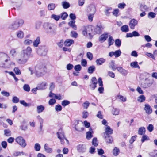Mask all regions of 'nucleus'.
<instances>
[{
    "mask_svg": "<svg viewBox=\"0 0 157 157\" xmlns=\"http://www.w3.org/2000/svg\"><path fill=\"white\" fill-rule=\"evenodd\" d=\"M32 49L28 46L26 48L22 50L20 54V58L17 60V62L20 64H24L26 63L31 56Z\"/></svg>",
    "mask_w": 157,
    "mask_h": 157,
    "instance_id": "nucleus-1",
    "label": "nucleus"
},
{
    "mask_svg": "<svg viewBox=\"0 0 157 157\" xmlns=\"http://www.w3.org/2000/svg\"><path fill=\"white\" fill-rule=\"evenodd\" d=\"M43 27L46 33L48 35L52 36L56 34L57 26L55 24L46 22L44 24Z\"/></svg>",
    "mask_w": 157,
    "mask_h": 157,
    "instance_id": "nucleus-2",
    "label": "nucleus"
},
{
    "mask_svg": "<svg viewBox=\"0 0 157 157\" xmlns=\"http://www.w3.org/2000/svg\"><path fill=\"white\" fill-rule=\"evenodd\" d=\"M35 70L36 76L40 77L42 76L46 73V68L44 65L40 63L36 66Z\"/></svg>",
    "mask_w": 157,
    "mask_h": 157,
    "instance_id": "nucleus-3",
    "label": "nucleus"
},
{
    "mask_svg": "<svg viewBox=\"0 0 157 157\" xmlns=\"http://www.w3.org/2000/svg\"><path fill=\"white\" fill-rule=\"evenodd\" d=\"M24 23V21L21 19L16 20L11 24L9 27V29L15 30L17 29L20 26H21Z\"/></svg>",
    "mask_w": 157,
    "mask_h": 157,
    "instance_id": "nucleus-4",
    "label": "nucleus"
},
{
    "mask_svg": "<svg viewBox=\"0 0 157 157\" xmlns=\"http://www.w3.org/2000/svg\"><path fill=\"white\" fill-rule=\"evenodd\" d=\"M48 49L45 46H40L37 49V52L40 56H45L47 53Z\"/></svg>",
    "mask_w": 157,
    "mask_h": 157,
    "instance_id": "nucleus-5",
    "label": "nucleus"
},
{
    "mask_svg": "<svg viewBox=\"0 0 157 157\" xmlns=\"http://www.w3.org/2000/svg\"><path fill=\"white\" fill-rule=\"evenodd\" d=\"M15 141L22 147H25L27 145L25 140L21 136L16 138L15 139Z\"/></svg>",
    "mask_w": 157,
    "mask_h": 157,
    "instance_id": "nucleus-6",
    "label": "nucleus"
},
{
    "mask_svg": "<svg viewBox=\"0 0 157 157\" xmlns=\"http://www.w3.org/2000/svg\"><path fill=\"white\" fill-rule=\"evenodd\" d=\"M78 151L81 153L85 152L86 150V146L84 144H80L77 147Z\"/></svg>",
    "mask_w": 157,
    "mask_h": 157,
    "instance_id": "nucleus-7",
    "label": "nucleus"
},
{
    "mask_svg": "<svg viewBox=\"0 0 157 157\" xmlns=\"http://www.w3.org/2000/svg\"><path fill=\"white\" fill-rule=\"evenodd\" d=\"M91 82L92 83L90 85L92 90H94L97 87V85L98 83L97 79L95 77H93L91 78Z\"/></svg>",
    "mask_w": 157,
    "mask_h": 157,
    "instance_id": "nucleus-8",
    "label": "nucleus"
},
{
    "mask_svg": "<svg viewBox=\"0 0 157 157\" xmlns=\"http://www.w3.org/2000/svg\"><path fill=\"white\" fill-rule=\"evenodd\" d=\"M87 11L88 13L94 14L96 11V8L94 5H90L87 8Z\"/></svg>",
    "mask_w": 157,
    "mask_h": 157,
    "instance_id": "nucleus-9",
    "label": "nucleus"
},
{
    "mask_svg": "<svg viewBox=\"0 0 157 157\" xmlns=\"http://www.w3.org/2000/svg\"><path fill=\"white\" fill-rule=\"evenodd\" d=\"M137 21L135 19H131L129 23V26L131 29H134L135 26L138 24Z\"/></svg>",
    "mask_w": 157,
    "mask_h": 157,
    "instance_id": "nucleus-10",
    "label": "nucleus"
},
{
    "mask_svg": "<svg viewBox=\"0 0 157 157\" xmlns=\"http://www.w3.org/2000/svg\"><path fill=\"white\" fill-rule=\"evenodd\" d=\"M144 108L146 113L150 114H151L152 112V109L151 106L148 104H146L144 105Z\"/></svg>",
    "mask_w": 157,
    "mask_h": 157,
    "instance_id": "nucleus-11",
    "label": "nucleus"
},
{
    "mask_svg": "<svg viewBox=\"0 0 157 157\" xmlns=\"http://www.w3.org/2000/svg\"><path fill=\"white\" fill-rule=\"evenodd\" d=\"M113 133V130L109 126L107 125L105 129V132L103 133V136L109 135V134H111Z\"/></svg>",
    "mask_w": 157,
    "mask_h": 157,
    "instance_id": "nucleus-12",
    "label": "nucleus"
},
{
    "mask_svg": "<svg viewBox=\"0 0 157 157\" xmlns=\"http://www.w3.org/2000/svg\"><path fill=\"white\" fill-rule=\"evenodd\" d=\"M153 82L149 80H146L145 82L143 84V87L144 88H147L151 86L153 84Z\"/></svg>",
    "mask_w": 157,
    "mask_h": 157,
    "instance_id": "nucleus-13",
    "label": "nucleus"
},
{
    "mask_svg": "<svg viewBox=\"0 0 157 157\" xmlns=\"http://www.w3.org/2000/svg\"><path fill=\"white\" fill-rule=\"evenodd\" d=\"M57 135L58 136V138L59 139H62V138H65V140L66 141L67 143H68V140L65 138L64 134L63 132H59L57 133Z\"/></svg>",
    "mask_w": 157,
    "mask_h": 157,
    "instance_id": "nucleus-14",
    "label": "nucleus"
},
{
    "mask_svg": "<svg viewBox=\"0 0 157 157\" xmlns=\"http://www.w3.org/2000/svg\"><path fill=\"white\" fill-rule=\"evenodd\" d=\"M106 61V59L103 58H100L97 59L96 60V64L98 66L102 65Z\"/></svg>",
    "mask_w": 157,
    "mask_h": 157,
    "instance_id": "nucleus-15",
    "label": "nucleus"
},
{
    "mask_svg": "<svg viewBox=\"0 0 157 157\" xmlns=\"http://www.w3.org/2000/svg\"><path fill=\"white\" fill-rule=\"evenodd\" d=\"M47 85V83L45 82H42L38 84L37 85L39 90H43L45 89Z\"/></svg>",
    "mask_w": 157,
    "mask_h": 157,
    "instance_id": "nucleus-16",
    "label": "nucleus"
},
{
    "mask_svg": "<svg viewBox=\"0 0 157 157\" xmlns=\"http://www.w3.org/2000/svg\"><path fill=\"white\" fill-rule=\"evenodd\" d=\"M108 34L107 33H104L100 36L99 40L101 42L105 41L108 37Z\"/></svg>",
    "mask_w": 157,
    "mask_h": 157,
    "instance_id": "nucleus-17",
    "label": "nucleus"
},
{
    "mask_svg": "<svg viewBox=\"0 0 157 157\" xmlns=\"http://www.w3.org/2000/svg\"><path fill=\"white\" fill-rule=\"evenodd\" d=\"M103 136V137L105 139L106 143H111L113 141V139L112 136L109 135Z\"/></svg>",
    "mask_w": 157,
    "mask_h": 157,
    "instance_id": "nucleus-18",
    "label": "nucleus"
},
{
    "mask_svg": "<svg viewBox=\"0 0 157 157\" xmlns=\"http://www.w3.org/2000/svg\"><path fill=\"white\" fill-rule=\"evenodd\" d=\"M74 43V41L72 39H67L64 42V44L65 46H70Z\"/></svg>",
    "mask_w": 157,
    "mask_h": 157,
    "instance_id": "nucleus-19",
    "label": "nucleus"
},
{
    "mask_svg": "<svg viewBox=\"0 0 157 157\" xmlns=\"http://www.w3.org/2000/svg\"><path fill=\"white\" fill-rule=\"evenodd\" d=\"M102 27L101 25H97L94 29V31L96 33L100 34L102 32Z\"/></svg>",
    "mask_w": 157,
    "mask_h": 157,
    "instance_id": "nucleus-20",
    "label": "nucleus"
},
{
    "mask_svg": "<svg viewBox=\"0 0 157 157\" xmlns=\"http://www.w3.org/2000/svg\"><path fill=\"white\" fill-rule=\"evenodd\" d=\"M44 109V107L42 105L37 106L36 107V111L38 113H40L42 112Z\"/></svg>",
    "mask_w": 157,
    "mask_h": 157,
    "instance_id": "nucleus-21",
    "label": "nucleus"
},
{
    "mask_svg": "<svg viewBox=\"0 0 157 157\" xmlns=\"http://www.w3.org/2000/svg\"><path fill=\"white\" fill-rule=\"evenodd\" d=\"M75 21H71L68 23V25L71 27L73 29L76 30L77 29L76 25L75 24Z\"/></svg>",
    "mask_w": 157,
    "mask_h": 157,
    "instance_id": "nucleus-22",
    "label": "nucleus"
},
{
    "mask_svg": "<svg viewBox=\"0 0 157 157\" xmlns=\"http://www.w3.org/2000/svg\"><path fill=\"white\" fill-rule=\"evenodd\" d=\"M116 69L117 71H119L122 75H125L127 74L126 71L123 69L122 67H117Z\"/></svg>",
    "mask_w": 157,
    "mask_h": 157,
    "instance_id": "nucleus-23",
    "label": "nucleus"
},
{
    "mask_svg": "<svg viewBox=\"0 0 157 157\" xmlns=\"http://www.w3.org/2000/svg\"><path fill=\"white\" fill-rule=\"evenodd\" d=\"M40 43V37H37L36 40L33 42V45L35 47H37Z\"/></svg>",
    "mask_w": 157,
    "mask_h": 157,
    "instance_id": "nucleus-24",
    "label": "nucleus"
},
{
    "mask_svg": "<svg viewBox=\"0 0 157 157\" xmlns=\"http://www.w3.org/2000/svg\"><path fill=\"white\" fill-rule=\"evenodd\" d=\"M145 128L144 127H142L139 128L138 133L139 134L142 135L145 133Z\"/></svg>",
    "mask_w": 157,
    "mask_h": 157,
    "instance_id": "nucleus-25",
    "label": "nucleus"
},
{
    "mask_svg": "<svg viewBox=\"0 0 157 157\" xmlns=\"http://www.w3.org/2000/svg\"><path fill=\"white\" fill-rule=\"evenodd\" d=\"M130 66L132 68H137L138 69L140 68V67L138 64V62L136 61L132 62L130 63Z\"/></svg>",
    "mask_w": 157,
    "mask_h": 157,
    "instance_id": "nucleus-26",
    "label": "nucleus"
},
{
    "mask_svg": "<svg viewBox=\"0 0 157 157\" xmlns=\"http://www.w3.org/2000/svg\"><path fill=\"white\" fill-rule=\"evenodd\" d=\"M44 148L45 151L47 153H51L52 151V149L48 147V145L47 144H45Z\"/></svg>",
    "mask_w": 157,
    "mask_h": 157,
    "instance_id": "nucleus-27",
    "label": "nucleus"
},
{
    "mask_svg": "<svg viewBox=\"0 0 157 157\" xmlns=\"http://www.w3.org/2000/svg\"><path fill=\"white\" fill-rule=\"evenodd\" d=\"M121 30L123 32H128L129 31L128 27L127 25H124L121 28Z\"/></svg>",
    "mask_w": 157,
    "mask_h": 157,
    "instance_id": "nucleus-28",
    "label": "nucleus"
},
{
    "mask_svg": "<svg viewBox=\"0 0 157 157\" xmlns=\"http://www.w3.org/2000/svg\"><path fill=\"white\" fill-rule=\"evenodd\" d=\"M24 34V33L22 31H19L17 33V37L20 39L22 38L23 37Z\"/></svg>",
    "mask_w": 157,
    "mask_h": 157,
    "instance_id": "nucleus-29",
    "label": "nucleus"
},
{
    "mask_svg": "<svg viewBox=\"0 0 157 157\" xmlns=\"http://www.w3.org/2000/svg\"><path fill=\"white\" fill-rule=\"evenodd\" d=\"M62 4L63 7L64 9H67L70 6L69 3L65 1L62 2Z\"/></svg>",
    "mask_w": 157,
    "mask_h": 157,
    "instance_id": "nucleus-30",
    "label": "nucleus"
},
{
    "mask_svg": "<svg viewBox=\"0 0 157 157\" xmlns=\"http://www.w3.org/2000/svg\"><path fill=\"white\" fill-rule=\"evenodd\" d=\"M119 152V149L116 147H114L113 151V155L115 156H117L118 155Z\"/></svg>",
    "mask_w": 157,
    "mask_h": 157,
    "instance_id": "nucleus-31",
    "label": "nucleus"
},
{
    "mask_svg": "<svg viewBox=\"0 0 157 157\" xmlns=\"http://www.w3.org/2000/svg\"><path fill=\"white\" fill-rule=\"evenodd\" d=\"M95 68L94 66H91L88 68V72L89 73L92 74L95 71Z\"/></svg>",
    "mask_w": 157,
    "mask_h": 157,
    "instance_id": "nucleus-32",
    "label": "nucleus"
},
{
    "mask_svg": "<svg viewBox=\"0 0 157 157\" xmlns=\"http://www.w3.org/2000/svg\"><path fill=\"white\" fill-rule=\"evenodd\" d=\"M115 64L114 61H112L109 63V67L111 68L113 71L115 70L117 68L115 67Z\"/></svg>",
    "mask_w": 157,
    "mask_h": 157,
    "instance_id": "nucleus-33",
    "label": "nucleus"
},
{
    "mask_svg": "<svg viewBox=\"0 0 157 157\" xmlns=\"http://www.w3.org/2000/svg\"><path fill=\"white\" fill-rule=\"evenodd\" d=\"M4 135L6 136H11V132L8 129H6L4 130Z\"/></svg>",
    "mask_w": 157,
    "mask_h": 157,
    "instance_id": "nucleus-34",
    "label": "nucleus"
},
{
    "mask_svg": "<svg viewBox=\"0 0 157 157\" xmlns=\"http://www.w3.org/2000/svg\"><path fill=\"white\" fill-rule=\"evenodd\" d=\"M55 7V4L53 3L49 4L48 6V9L49 10H53Z\"/></svg>",
    "mask_w": 157,
    "mask_h": 157,
    "instance_id": "nucleus-35",
    "label": "nucleus"
},
{
    "mask_svg": "<svg viewBox=\"0 0 157 157\" xmlns=\"http://www.w3.org/2000/svg\"><path fill=\"white\" fill-rule=\"evenodd\" d=\"M113 41L114 40L113 39V37L110 36H109V38L108 40V44L109 46H110L111 45L113 44Z\"/></svg>",
    "mask_w": 157,
    "mask_h": 157,
    "instance_id": "nucleus-36",
    "label": "nucleus"
},
{
    "mask_svg": "<svg viewBox=\"0 0 157 157\" xmlns=\"http://www.w3.org/2000/svg\"><path fill=\"white\" fill-rule=\"evenodd\" d=\"M51 18L54 19L55 20L57 21L60 18V16L59 15H57L55 14H52L51 16Z\"/></svg>",
    "mask_w": 157,
    "mask_h": 157,
    "instance_id": "nucleus-37",
    "label": "nucleus"
},
{
    "mask_svg": "<svg viewBox=\"0 0 157 157\" xmlns=\"http://www.w3.org/2000/svg\"><path fill=\"white\" fill-rule=\"evenodd\" d=\"M121 52L120 50L115 51L114 52V56L115 57H119L121 55Z\"/></svg>",
    "mask_w": 157,
    "mask_h": 157,
    "instance_id": "nucleus-38",
    "label": "nucleus"
},
{
    "mask_svg": "<svg viewBox=\"0 0 157 157\" xmlns=\"http://www.w3.org/2000/svg\"><path fill=\"white\" fill-rule=\"evenodd\" d=\"M68 16V14L65 12L61 14V18L63 20L66 19Z\"/></svg>",
    "mask_w": 157,
    "mask_h": 157,
    "instance_id": "nucleus-39",
    "label": "nucleus"
},
{
    "mask_svg": "<svg viewBox=\"0 0 157 157\" xmlns=\"http://www.w3.org/2000/svg\"><path fill=\"white\" fill-rule=\"evenodd\" d=\"M24 90L27 92H29L30 90V87L27 84H25L23 86Z\"/></svg>",
    "mask_w": 157,
    "mask_h": 157,
    "instance_id": "nucleus-40",
    "label": "nucleus"
},
{
    "mask_svg": "<svg viewBox=\"0 0 157 157\" xmlns=\"http://www.w3.org/2000/svg\"><path fill=\"white\" fill-rule=\"evenodd\" d=\"M119 113V110L117 109H113L112 111V113L115 115H118Z\"/></svg>",
    "mask_w": 157,
    "mask_h": 157,
    "instance_id": "nucleus-41",
    "label": "nucleus"
},
{
    "mask_svg": "<svg viewBox=\"0 0 157 157\" xmlns=\"http://www.w3.org/2000/svg\"><path fill=\"white\" fill-rule=\"evenodd\" d=\"M149 154L151 157H157V150H155Z\"/></svg>",
    "mask_w": 157,
    "mask_h": 157,
    "instance_id": "nucleus-42",
    "label": "nucleus"
},
{
    "mask_svg": "<svg viewBox=\"0 0 157 157\" xmlns=\"http://www.w3.org/2000/svg\"><path fill=\"white\" fill-rule=\"evenodd\" d=\"M32 42V41L31 40L29 39L25 40L24 42V44L28 45H30Z\"/></svg>",
    "mask_w": 157,
    "mask_h": 157,
    "instance_id": "nucleus-43",
    "label": "nucleus"
},
{
    "mask_svg": "<svg viewBox=\"0 0 157 157\" xmlns=\"http://www.w3.org/2000/svg\"><path fill=\"white\" fill-rule=\"evenodd\" d=\"M20 103L23 105L25 107H29L30 106V104H28L24 100H21L20 101Z\"/></svg>",
    "mask_w": 157,
    "mask_h": 157,
    "instance_id": "nucleus-44",
    "label": "nucleus"
},
{
    "mask_svg": "<svg viewBox=\"0 0 157 157\" xmlns=\"http://www.w3.org/2000/svg\"><path fill=\"white\" fill-rule=\"evenodd\" d=\"M148 7L146 5H141L140 7V10L141 11H146L147 10Z\"/></svg>",
    "mask_w": 157,
    "mask_h": 157,
    "instance_id": "nucleus-45",
    "label": "nucleus"
},
{
    "mask_svg": "<svg viewBox=\"0 0 157 157\" xmlns=\"http://www.w3.org/2000/svg\"><path fill=\"white\" fill-rule=\"evenodd\" d=\"M145 100V97L144 95H141L139 97V99L138 101L140 102H143Z\"/></svg>",
    "mask_w": 157,
    "mask_h": 157,
    "instance_id": "nucleus-46",
    "label": "nucleus"
},
{
    "mask_svg": "<svg viewBox=\"0 0 157 157\" xmlns=\"http://www.w3.org/2000/svg\"><path fill=\"white\" fill-rule=\"evenodd\" d=\"M86 137L87 139L89 140L93 137L91 132L90 131L86 133Z\"/></svg>",
    "mask_w": 157,
    "mask_h": 157,
    "instance_id": "nucleus-47",
    "label": "nucleus"
},
{
    "mask_svg": "<svg viewBox=\"0 0 157 157\" xmlns=\"http://www.w3.org/2000/svg\"><path fill=\"white\" fill-rule=\"evenodd\" d=\"M34 148L36 151H39L40 149V146L38 143H36L35 145Z\"/></svg>",
    "mask_w": 157,
    "mask_h": 157,
    "instance_id": "nucleus-48",
    "label": "nucleus"
},
{
    "mask_svg": "<svg viewBox=\"0 0 157 157\" xmlns=\"http://www.w3.org/2000/svg\"><path fill=\"white\" fill-rule=\"evenodd\" d=\"M115 44L116 46L119 47L121 44V41L119 39H117L115 41Z\"/></svg>",
    "mask_w": 157,
    "mask_h": 157,
    "instance_id": "nucleus-49",
    "label": "nucleus"
},
{
    "mask_svg": "<svg viewBox=\"0 0 157 157\" xmlns=\"http://www.w3.org/2000/svg\"><path fill=\"white\" fill-rule=\"evenodd\" d=\"M82 69V67L80 65L78 64L75 65L74 67V69L76 71H79Z\"/></svg>",
    "mask_w": 157,
    "mask_h": 157,
    "instance_id": "nucleus-50",
    "label": "nucleus"
},
{
    "mask_svg": "<svg viewBox=\"0 0 157 157\" xmlns=\"http://www.w3.org/2000/svg\"><path fill=\"white\" fill-rule=\"evenodd\" d=\"M70 103L69 101L67 100H64L62 102L61 104L63 106H65L68 105Z\"/></svg>",
    "mask_w": 157,
    "mask_h": 157,
    "instance_id": "nucleus-51",
    "label": "nucleus"
},
{
    "mask_svg": "<svg viewBox=\"0 0 157 157\" xmlns=\"http://www.w3.org/2000/svg\"><path fill=\"white\" fill-rule=\"evenodd\" d=\"M71 35L72 37L76 38L78 36V34L77 33L74 31H72L71 33Z\"/></svg>",
    "mask_w": 157,
    "mask_h": 157,
    "instance_id": "nucleus-52",
    "label": "nucleus"
},
{
    "mask_svg": "<svg viewBox=\"0 0 157 157\" xmlns=\"http://www.w3.org/2000/svg\"><path fill=\"white\" fill-rule=\"evenodd\" d=\"M119 12V10L118 9H116L114 10V11L113 12V14L117 17L118 16V14Z\"/></svg>",
    "mask_w": 157,
    "mask_h": 157,
    "instance_id": "nucleus-53",
    "label": "nucleus"
},
{
    "mask_svg": "<svg viewBox=\"0 0 157 157\" xmlns=\"http://www.w3.org/2000/svg\"><path fill=\"white\" fill-rule=\"evenodd\" d=\"M92 145L95 147L97 146L98 145V143H97V138H94L93 139L92 141Z\"/></svg>",
    "mask_w": 157,
    "mask_h": 157,
    "instance_id": "nucleus-54",
    "label": "nucleus"
},
{
    "mask_svg": "<svg viewBox=\"0 0 157 157\" xmlns=\"http://www.w3.org/2000/svg\"><path fill=\"white\" fill-rule=\"evenodd\" d=\"M87 58L90 60H91L93 58V54H92L90 52H88L87 53Z\"/></svg>",
    "mask_w": 157,
    "mask_h": 157,
    "instance_id": "nucleus-55",
    "label": "nucleus"
},
{
    "mask_svg": "<svg viewBox=\"0 0 157 157\" xmlns=\"http://www.w3.org/2000/svg\"><path fill=\"white\" fill-rule=\"evenodd\" d=\"M156 14L155 13L150 12L148 13V17H151V18H153L155 17Z\"/></svg>",
    "mask_w": 157,
    "mask_h": 157,
    "instance_id": "nucleus-56",
    "label": "nucleus"
},
{
    "mask_svg": "<svg viewBox=\"0 0 157 157\" xmlns=\"http://www.w3.org/2000/svg\"><path fill=\"white\" fill-rule=\"evenodd\" d=\"M154 127L152 124H150L147 127V130L150 132H151L153 130Z\"/></svg>",
    "mask_w": 157,
    "mask_h": 157,
    "instance_id": "nucleus-57",
    "label": "nucleus"
},
{
    "mask_svg": "<svg viewBox=\"0 0 157 157\" xmlns=\"http://www.w3.org/2000/svg\"><path fill=\"white\" fill-rule=\"evenodd\" d=\"M126 6V4L124 3H120L118 4V7L120 9L124 8Z\"/></svg>",
    "mask_w": 157,
    "mask_h": 157,
    "instance_id": "nucleus-58",
    "label": "nucleus"
},
{
    "mask_svg": "<svg viewBox=\"0 0 157 157\" xmlns=\"http://www.w3.org/2000/svg\"><path fill=\"white\" fill-rule=\"evenodd\" d=\"M19 101V98L16 96L13 97L12 99V101L14 103H17Z\"/></svg>",
    "mask_w": 157,
    "mask_h": 157,
    "instance_id": "nucleus-59",
    "label": "nucleus"
},
{
    "mask_svg": "<svg viewBox=\"0 0 157 157\" xmlns=\"http://www.w3.org/2000/svg\"><path fill=\"white\" fill-rule=\"evenodd\" d=\"M55 109L57 111H61L62 109V107L60 105H58L56 106Z\"/></svg>",
    "mask_w": 157,
    "mask_h": 157,
    "instance_id": "nucleus-60",
    "label": "nucleus"
},
{
    "mask_svg": "<svg viewBox=\"0 0 157 157\" xmlns=\"http://www.w3.org/2000/svg\"><path fill=\"white\" fill-rule=\"evenodd\" d=\"M14 71L17 75H20L21 74L20 70L17 67H15L14 68Z\"/></svg>",
    "mask_w": 157,
    "mask_h": 157,
    "instance_id": "nucleus-61",
    "label": "nucleus"
},
{
    "mask_svg": "<svg viewBox=\"0 0 157 157\" xmlns=\"http://www.w3.org/2000/svg\"><path fill=\"white\" fill-rule=\"evenodd\" d=\"M16 51L15 49H12L10 52V54L13 57H14L16 56Z\"/></svg>",
    "mask_w": 157,
    "mask_h": 157,
    "instance_id": "nucleus-62",
    "label": "nucleus"
},
{
    "mask_svg": "<svg viewBox=\"0 0 157 157\" xmlns=\"http://www.w3.org/2000/svg\"><path fill=\"white\" fill-rule=\"evenodd\" d=\"M56 102V100L53 98L51 99L49 101L48 103L50 105H53Z\"/></svg>",
    "mask_w": 157,
    "mask_h": 157,
    "instance_id": "nucleus-63",
    "label": "nucleus"
},
{
    "mask_svg": "<svg viewBox=\"0 0 157 157\" xmlns=\"http://www.w3.org/2000/svg\"><path fill=\"white\" fill-rule=\"evenodd\" d=\"M147 42H149L151 40V38L149 35H145L144 36Z\"/></svg>",
    "mask_w": 157,
    "mask_h": 157,
    "instance_id": "nucleus-64",
    "label": "nucleus"
}]
</instances>
